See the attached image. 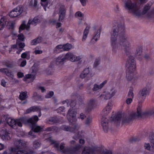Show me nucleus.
Returning <instances> with one entry per match:
<instances>
[{
    "label": "nucleus",
    "instance_id": "obj_1",
    "mask_svg": "<svg viewBox=\"0 0 154 154\" xmlns=\"http://www.w3.org/2000/svg\"><path fill=\"white\" fill-rule=\"evenodd\" d=\"M119 29L118 27H114L111 33L110 43L112 47L117 48L119 44L122 45L124 47L125 51L127 52L130 49V43L128 41V37L124 33L118 36Z\"/></svg>",
    "mask_w": 154,
    "mask_h": 154
},
{
    "label": "nucleus",
    "instance_id": "obj_2",
    "mask_svg": "<svg viewBox=\"0 0 154 154\" xmlns=\"http://www.w3.org/2000/svg\"><path fill=\"white\" fill-rule=\"evenodd\" d=\"M76 112L75 109L73 108H70L68 111L67 114V118L70 122L73 123V125H72L71 128H69V127L65 125L62 126L61 128L62 130L64 131H70L74 133H75L78 131V135L79 136L81 135V134H80L79 131H78L79 129V127L75 124L76 120Z\"/></svg>",
    "mask_w": 154,
    "mask_h": 154
},
{
    "label": "nucleus",
    "instance_id": "obj_3",
    "mask_svg": "<svg viewBox=\"0 0 154 154\" xmlns=\"http://www.w3.org/2000/svg\"><path fill=\"white\" fill-rule=\"evenodd\" d=\"M26 144V142L22 140H19L17 142V148L11 147L5 151L3 154H30L31 152L29 150H19V149L23 148Z\"/></svg>",
    "mask_w": 154,
    "mask_h": 154
},
{
    "label": "nucleus",
    "instance_id": "obj_4",
    "mask_svg": "<svg viewBox=\"0 0 154 154\" xmlns=\"http://www.w3.org/2000/svg\"><path fill=\"white\" fill-rule=\"evenodd\" d=\"M127 68L126 78L128 81H131L135 77L134 72L136 68L135 63L134 59L129 58L125 65Z\"/></svg>",
    "mask_w": 154,
    "mask_h": 154
},
{
    "label": "nucleus",
    "instance_id": "obj_5",
    "mask_svg": "<svg viewBox=\"0 0 154 154\" xmlns=\"http://www.w3.org/2000/svg\"><path fill=\"white\" fill-rule=\"evenodd\" d=\"M112 107V104L109 103L104 108L101 113L102 116L101 125L103 130L105 132H107L108 129V125L107 120L104 116L108 115L111 112Z\"/></svg>",
    "mask_w": 154,
    "mask_h": 154
},
{
    "label": "nucleus",
    "instance_id": "obj_6",
    "mask_svg": "<svg viewBox=\"0 0 154 154\" xmlns=\"http://www.w3.org/2000/svg\"><path fill=\"white\" fill-rule=\"evenodd\" d=\"M125 5L126 8L129 12L137 16L140 15V12L135 2L129 0L125 3Z\"/></svg>",
    "mask_w": 154,
    "mask_h": 154
},
{
    "label": "nucleus",
    "instance_id": "obj_7",
    "mask_svg": "<svg viewBox=\"0 0 154 154\" xmlns=\"http://www.w3.org/2000/svg\"><path fill=\"white\" fill-rule=\"evenodd\" d=\"M38 118L37 116H35L27 121L28 123H29L32 124V129L34 131H31L29 132V134L31 136H34V132H38L41 131L43 130V128L39 126L34 124L38 120Z\"/></svg>",
    "mask_w": 154,
    "mask_h": 154
},
{
    "label": "nucleus",
    "instance_id": "obj_8",
    "mask_svg": "<svg viewBox=\"0 0 154 154\" xmlns=\"http://www.w3.org/2000/svg\"><path fill=\"white\" fill-rule=\"evenodd\" d=\"M40 21L39 17H36L33 18H30L26 25V21H23L19 28V32H20L22 30L24 29L28 30L30 27V24L35 25L37 23L39 22Z\"/></svg>",
    "mask_w": 154,
    "mask_h": 154
},
{
    "label": "nucleus",
    "instance_id": "obj_9",
    "mask_svg": "<svg viewBox=\"0 0 154 154\" xmlns=\"http://www.w3.org/2000/svg\"><path fill=\"white\" fill-rule=\"evenodd\" d=\"M63 62L66 60H69L72 62L78 61L82 59V55L77 56L73 53L69 52L66 54L64 57L62 55H60Z\"/></svg>",
    "mask_w": 154,
    "mask_h": 154
},
{
    "label": "nucleus",
    "instance_id": "obj_10",
    "mask_svg": "<svg viewBox=\"0 0 154 154\" xmlns=\"http://www.w3.org/2000/svg\"><path fill=\"white\" fill-rule=\"evenodd\" d=\"M8 125L14 129L17 128V127H21L22 123L24 122V118L15 119L11 118H8L7 120Z\"/></svg>",
    "mask_w": 154,
    "mask_h": 154
},
{
    "label": "nucleus",
    "instance_id": "obj_11",
    "mask_svg": "<svg viewBox=\"0 0 154 154\" xmlns=\"http://www.w3.org/2000/svg\"><path fill=\"white\" fill-rule=\"evenodd\" d=\"M37 70V67L36 65L35 64L30 69V72L32 74L26 75L23 79V81L27 83L32 82L35 78V75Z\"/></svg>",
    "mask_w": 154,
    "mask_h": 154
},
{
    "label": "nucleus",
    "instance_id": "obj_12",
    "mask_svg": "<svg viewBox=\"0 0 154 154\" xmlns=\"http://www.w3.org/2000/svg\"><path fill=\"white\" fill-rule=\"evenodd\" d=\"M116 92V91L114 88L104 91L100 96L102 100H108L112 97Z\"/></svg>",
    "mask_w": 154,
    "mask_h": 154
},
{
    "label": "nucleus",
    "instance_id": "obj_13",
    "mask_svg": "<svg viewBox=\"0 0 154 154\" xmlns=\"http://www.w3.org/2000/svg\"><path fill=\"white\" fill-rule=\"evenodd\" d=\"M153 114H154V107L150 110L142 112L141 111V107L138 106L137 108V113L133 114V117L134 118L136 117L138 118Z\"/></svg>",
    "mask_w": 154,
    "mask_h": 154
},
{
    "label": "nucleus",
    "instance_id": "obj_14",
    "mask_svg": "<svg viewBox=\"0 0 154 154\" xmlns=\"http://www.w3.org/2000/svg\"><path fill=\"white\" fill-rule=\"evenodd\" d=\"M23 8L22 6H18L10 11L8 15L11 18L17 17L23 13Z\"/></svg>",
    "mask_w": 154,
    "mask_h": 154
},
{
    "label": "nucleus",
    "instance_id": "obj_15",
    "mask_svg": "<svg viewBox=\"0 0 154 154\" xmlns=\"http://www.w3.org/2000/svg\"><path fill=\"white\" fill-rule=\"evenodd\" d=\"M0 136L3 140H8L11 139L12 134L7 130L3 129L0 131Z\"/></svg>",
    "mask_w": 154,
    "mask_h": 154
},
{
    "label": "nucleus",
    "instance_id": "obj_16",
    "mask_svg": "<svg viewBox=\"0 0 154 154\" xmlns=\"http://www.w3.org/2000/svg\"><path fill=\"white\" fill-rule=\"evenodd\" d=\"M63 63L61 58L60 56L53 60L51 62L49 67L50 68H53L56 66L62 64Z\"/></svg>",
    "mask_w": 154,
    "mask_h": 154
},
{
    "label": "nucleus",
    "instance_id": "obj_17",
    "mask_svg": "<svg viewBox=\"0 0 154 154\" xmlns=\"http://www.w3.org/2000/svg\"><path fill=\"white\" fill-rule=\"evenodd\" d=\"M149 89L147 88H145L141 90L138 94V97L139 99H144L148 94Z\"/></svg>",
    "mask_w": 154,
    "mask_h": 154
},
{
    "label": "nucleus",
    "instance_id": "obj_18",
    "mask_svg": "<svg viewBox=\"0 0 154 154\" xmlns=\"http://www.w3.org/2000/svg\"><path fill=\"white\" fill-rule=\"evenodd\" d=\"M87 76L89 77L92 76L89 68L85 69L80 75V77L82 79L84 78Z\"/></svg>",
    "mask_w": 154,
    "mask_h": 154
},
{
    "label": "nucleus",
    "instance_id": "obj_19",
    "mask_svg": "<svg viewBox=\"0 0 154 154\" xmlns=\"http://www.w3.org/2000/svg\"><path fill=\"white\" fill-rule=\"evenodd\" d=\"M90 29V27L88 26L84 29L82 38V41L83 42H85L86 40L88 35L89 34Z\"/></svg>",
    "mask_w": 154,
    "mask_h": 154
},
{
    "label": "nucleus",
    "instance_id": "obj_20",
    "mask_svg": "<svg viewBox=\"0 0 154 154\" xmlns=\"http://www.w3.org/2000/svg\"><path fill=\"white\" fill-rule=\"evenodd\" d=\"M66 11L64 8H61L60 10L59 13V20L62 21L64 18L65 16Z\"/></svg>",
    "mask_w": 154,
    "mask_h": 154
},
{
    "label": "nucleus",
    "instance_id": "obj_21",
    "mask_svg": "<svg viewBox=\"0 0 154 154\" xmlns=\"http://www.w3.org/2000/svg\"><path fill=\"white\" fill-rule=\"evenodd\" d=\"M6 20L5 17L0 15V30L2 29L6 24Z\"/></svg>",
    "mask_w": 154,
    "mask_h": 154
},
{
    "label": "nucleus",
    "instance_id": "obj_22",
    "mask_svg": "<svg viewBox=\"0 0 154 154\" xmlns=\"http://www.w3.org/2000/svg\"><path fill=\"white\" fill-rule=\"evenodd\" d=\"M0 71L4 73L8 76H10L11 78H12V79H14V80H15L16 82H18V81L17 79H14L13 75L11 74L10 72H9L8 71V70L7 69H1Z\"/></svg>",
    "mask_w": 154,
    "mask_h": 154
},
{
    "label": "nucleus",
    "instance_id": "obj_23",
    "mask_svg": "<svg viewBox=\"0 0 154 154\" xmlns=\"http://www.w3.org/2000/svg\"><path fill=\"white\" fill-rule=\"evenodd\" d=\"M40 110V108L39 106H33L27 109L26 111V113H29L34 111H38Z\"/></svg>",
    "mask_w": 154,
    "mask_h": 154
},
{
    "label": "nucleus",
    "instance_id": "obj_24",
    "mask_svg": "<svg viewBox=\"0 0 154 154\" xmlns=\"http://www.w3.org/2000/svg\"><path fill=\"white\" fill-rule=\"evenodd\" d=\"M17 45H18L19 47L20 48H23L25 46L24 43L23 42L19 43L18 42H17L16 43V44L12 46L11 49H17Z\"/></svg>",
    "mask_w": 154,
    "mask_h": 154
},
{
    "label": "nucleus",
    "instance_id": "obj_25",
    "mask_svg": "<svg viewBox=\"0 0 154 154\" xmlns=\"http://www.w3.org/2000/svg\"><path fill=\"white\" fill-rule=\"evenodd\" d=\"M42 41V38L41 37H38V38L32 40L31 42L32 45H36L38 43L41 42Z\"/></svg>",
    "mask_w": 154,
    "mask_h": 154
},
{
    "label": "nucleus",
    "instance_id": "obj_26",
    "mask_svg": "<svg viewBox=\"0 0 154 154\" xmlns=\"http://www.w3.org/2000/svg\"><path fill=\"white\" fill-rule=\"evenodd\" d=\"M63 45H57L54 49V52L55 53H58L63 50Z\"/></svg>",
    "mask_w": 154,
    "mask_h": 154
},
{
    "label": "nucleus",
    "instance_id": "obj_27",
    "mask_svg": "<svg viewBox=\"0 0 154 154\" xmlns=\"http://www.w3.org/2000/svg\"><path fill=\"white\" fill-rule=\"evenodd\" d=\"M100 36V33L97 32L92 39L91 42L93 44L95 43L99 39Z\"/></svg>",
    "mask_w": 154,
    "mask_h": 154
},
{
    "label": "nucleus",
    "instance_id": "obj_28",
    "mask_svg": "<svg viewBox=\"0 0 154 154\" xmlns=\"http://www.w3.org/2000/svg\"><path fill=\"white\" fill-rule=\"evenodd\" d=\"M63 50L64 51H68L72 48V45L69 43L63 45Z\"/></svg>",
    "mask_w": 154,
    "mask_h": 154
},
{
    "label": "nucleus",
    "instance_id": "obj_29",
    "mask_svg": "<svg viewBox=\"0 0 154 154\" xmlns=\"http://www.w3.org/2000/svg\"><path fill=\"white\" fill-rule=\"evenodd\" d=\"M142 48L141 47H138L136 49L135 55L136 56H141L142 54Z\"/></svg>",
    "mask_w": 154,
    "mask_h": 154
},
{
    "label": "nucleus",
    "instance_id": "obj_30",
    "mask_svg": "<svg viewBox=\"0 0 154 154\" xmlns=\"http://www.w3.org/2000/svg\"><path fill=\"white\" fill-rule=\"evenodd\" d=\"M42 53V51L41 49V48L39 47H37L33 51V53L35 54H40Z\"/></svg>",
    "mask_w": 154,
    "mask_h": 154
},
{
    "label": "nucleus",
    "instance_id": "obj_31",
    "mask_svg": "<svg viewBox=\"0 0 154 154\" xmlns=\"http://www.w3.org/2000/svg\"><path fill=\"white\" fill-rule=\"evenodd\" d=\"M33 97L36 100H42L41 96L38 94L36 92L33 93Z\"/></svg>",
    "mask_w": 154,
    "mask_h": 154
},
{
    "label": "nucleus",
    "instance_id": "obj_32",
    "mask_svg": "<svg viewBox=\"0 0 154 154\" xmlns=\"http://www.w3.org/2000/svg\"><path fill=\"white\" fill-rule=\"evenodd\" d=\"M122 117V115L120 114H117L115 116L112 118V121L116 122L117 121H119L121 120Z\"/></svg>",
    "mask_w": 154,
    "mask_h": 154
},
{
    "label": "nucleus",
    "instance_id": "obj_33",
    "mask_svg": "<svg viewBox=\"0 0 154 154\" xmlns=\"http://www.w3.org/2000/svg\"><path fill=\"white\" fill-rule=\"evenodd\" d=\"M48 2L47 0H41V4L44 7L45 11L46 10V7L48 5Z\"/></svg>",
    "mask_w": 154,
    "mask_h": 154
},
{
    "label": "nucleus",
    "instance_id": "obj_34",
    "mask_svg": "<svg viewBox=\"0 0 154 154\" xmlns=\"http://www.w3.org/2000/svg\"><path fill=\"white\" fill-rule=\"evenodd\" d=\"M26 92H22L20 93V98L21 100H24L27 98Z\"/></svg>",
    "mask_w": 154,
    "mask_h": 154
},
{
    "label": "nucleus",
    "instance_id": "obj_35",
    "mask_svg": "<svg viewBox=\"0 0 154 154\" xmlns=\"http://www.w3.org/2000/svg\"><path fill=\"white\" fill-rule=\"evenodd\" d=\"M18 62L21 61L20 65V66L21 67H23L26 65V61L25 60H23L22 59H20L18 60Z\"/></svg>",
    "mask_w": 154,
    "mask_h": 154
},
{
    "label": "nucleus",
    "instance_id": "obj_36",
    "mask_svg": "<svg viewBox=\"0 0 154 154\" xmlns=\"http://www.w3.org/2000/svg\"><path fill=\"white\" fill-rule=\"evenodd\" d=\"M15 23L12 21H9L8 22L6 25L9 27V28L11 29H13Z\"/></svg>",
    "mask_w": 154,
    "mask_h": 154
},
{
    "label": "nucleus",
    "instance_id": "obj_37",
    "mask_svg": "<svg viewBox=\"0 0 154 154\" xmlns=\"http://www.w3.org/2000/svg\"><path fill=\"white\" fill-rule=\"evenodd\" d=\"M101 89L99 84H95L94 85L92 90L93 91H97Z\"/></svg>",
    "mask_w": 154,
    "mask_h": 154
},
{
    "label": "nucleus",
    "instance_id": "obj_38",
    "mask_svg": "<svg viewBox=\"0 0 154 154\" xmlns=\"http://www.w3.org/2000/svg\"><path fill=\"white\" fill-rule=\"evenodd\" d=\"M91 152L90 149L87 147H85L84 148L82 154H90Z\"/></svg>",
    "mask_w": 154,
    "mask_h": 154
},
{
    "label": "nucleus",
    "instance_id": "obj_39",
    "mask_svg": "<svg viewBox=\"0 0 154 154\" xmlns=\"http://www.w3.org/2000/svg\"><path fill=\"white\" fill-rule=\"evenodd\" d=\"M54 95V92L52 91H50L45 96V97L46 98H50Z\"/></svg>",
    "mask_w": 154,
    "mask_h": 154
},
{
    "label": "nucleus",
    "instance_id": "obj_40",
    "mask_svg": "<svg viewBox=\"0 0 154 154\" xmlns=\"http://www.w3.org/2000/svg\"><path fill=\"white\" fill-rule=\"evenodd\" d=\"M128 96L129 97L133 98L134 96V93L133 90H130L128 93Z\"/></svg>",
    "mask_w": 154,
    "mask_h": 154
},
{
    "label": "nucleus",
    "instance_id": "obj_41",
    "mask_svg": "<svg viewBox=\"0 0 154 154\" xmlns=\"http://www.w3.org/2000/svg\"><path fill=\"white\" fill-rule=\"evenodd\" d=\"M17 37L18 38L19 40L21 41H23L24 40L25 37L23 34H20L18 35Z\"/></svg>",
    "mask_w": 154,
    "mask_h": 154
},
{
    "label": "nucleus",
    "instance_id": "obj_42",
    "mask_svg": "<svg viewBox=\"0 0 154 154\" xmlns=\"http://www.w3.org/2000/svg\"><path fill=\"white\" fill-rule=\"evenodd\" d=\"M75 16L76 17H82L83 16V14L81 12L78 11L75 13Z\"/></svg>",
    "mask_w": 154,
    "mask_h": 154
},
{
    "label": "nucleus",
    "instance_id": "obj_43",
    "mask_svg": "<svg viewBox=\"0 0 154 154\" xmlns=\"http://www.w3.org/2000/svg\"><path fill=\"white\" fill-rule=\"evenodd\" d=\"M56 119V118H51L49 120V123L51 124H52L54 123H56L57 122Z\"/></svg>",
    "mask_w": 154,
    "mask_h": 154
},
{
    "label": "nucleus",
    "instance_id": "obj_44",
    "mask_svg": "<svg viewBox=\"0 0 154 154\" xmlns=\"http://www.w3.org/2000/svg\"><path fill=\"white\" fill-rule=\"evenodd\" d=\"M8 118L6 116L4 115L2 116L1 120H0V124L4 122L5 120L7 121Z\"/></svg>",
    "mask_w": 154,
    "mask_h": 154
},
{
    "label": "nucleus",
    "instance_id": "obj_45",
    "mask_svg": "<svg viewBox=\"0 0 154 154\" xmlns=\"http://www.w3.org/2000/svg\"><path fill=\"white\" fill-rule=\"evenodd\" d=\"M144 147L145 149L149 150L150 149L151 147L149 143H145L144 144Z\"/></svg>",
    "mask_w": 154,
    "mask_h": 154
},
{
    "label": "nucleus",
    "instance_id": "obj_46",
    "mask_svg": "<svg viewBox=\"0 0 154 154\" xmlns=\"http://www.w3.org/2000/svg\"><path fill=\"white\" fill-rule=\"evenodd\" d=\"M57 20L55 19H51L49 21V23L52 25H55L56 24Z\"/></svg>",
    "mask_w": 154,
    "mask_h": 154
},
{
    "label": "nucleus",
    "instance_id": "obj_47",
    "mask_svg": "<svg viewBox=\"0 0 154 154\" xmlns=\"http://www.w3.org/2000/svg\"><path fill=\"white\" fill-rule=\"evenodd\" d=\"M95 104V100L93 99H91L88 102V104L90 106H94Z\"/></svg>",
    "mask_w": 154,
    "mask_h": 154
},
{
    "label": "nucleus",
    "instance_id": "obj_48",
    "mask_svg": "<svg viewBox=\"0 0 154 154\" xmlns=\"http://www.w3.org/2000/svg\"><path fill=\"white\" fill-rule=\"evenodd\" d=\"M65 110V108L63 106L59 107L57 109V111L58 113H60L62 112H63Z\"/></svg>",
    "mask_w": 154,
    "mask_h": 154
},
{
    "label": "nucleus",
    "instance_id": "obj_49",
    "mask_svg": "<svg viewBox=\"0 0 154 154\" xmlns=\"http://www.w3.org/2000/svg\"><path fill=\"white\" fill-rule=\"evenodd\" d=\"M40 144L38 142H35L34 143L33 147L34 148L36 149L37 148L39 147L40 146Z\"/></svg>",
    "mask_w": 154,
    "mask_h": 154
},
{
    "label": "nucleus",
    "instance_id": "obj_50",
    "mask_svg": "<svg viewBox=\"0 0 154 154\" xmlns=\"http://www.w3.org/2000/svg\"><path fill=\"white\" fill-rule=\"evenodd\" d=\"M24 76V73L23 72H19L17 73V77L19 78L23 77Z\"/></svg>",
    "mask_w": 154,
    "mask_h": 154
},
{
    "label": "nucleus",
    "instance_id": "obj_51",
    "mask_svg": "<svg viewBox=\"0 0 154 154\" xmlns=\"http://www.w3.org/2000/svg\"><path fill=\"white\" fill-rule=\"evenodd\" d=\"M149 8V5H146L144 8L143 10V13L144 14L146 13V12Z\"/></svg>",
    "mask_w": 154,
    "mask_h": 154
},
{
    "label": "nucleus",
    "instance_id": "obj_52",
    "mask_svg": "<svg viewBox=\"0 0 154 154\" xmlns=\"http://www.w3.org/2000/svg\"><path fill=\"white\" fill-rule=\"evenodd\" d=\"M107 82V80H105L100 84H99L101 88H102L103 86L106 84Z\"/></svg>",
    "mask_w": 154,
    "mask_h": 154
},
{
    "label": "nucleus",
    "instance_id": "obj_53",
    "mask_svg": "<svg viewBox=\"0 0 154 154\" xmlns=\"http://www.w3.org/2000/svg\"><path fill=\"white\" fill-rule=\"evenodd\" d=\"M133 99V98L129 97L128 98L126 101V103L128 104H130L132 102Z\"/></svg>",
    "mask_w": 154,
    "mask_h": 154
},
{
    "label": "nucleus",
    "instance_id": "obj_54",
    "mask_svg": "<svg viewBox=\"0 0 154 154\" xmlns=\"http://www.w3.org/2000/svg\"><path fill=\"white\" fill-rule=\"evenodd\" d=\"M92 121V119L91 118H87L85 122V124L87 125L89 124Z\"/></svg>",
    "mask_w": 154,
    "mask_h": 154
},
{
    "label": "nucleus",
    "instance_id": "obj_55",
    "mask_svg": "<svg viewBox=\"0 0 154 154\" xmlns=\"http://www.w3.org/2000/svg\"><path fill=\"white\" fill-rule=\"evenodd\" d=\"M28 54L27 52H25L23 53L21 55V57L22 58H25L26 57Z\"/></svg>",
    "mask_w": 154,
    "mask_h": 154
},
{
    "label": "nucleus",
    "instance_id": "obj_56",
    "mask_svg": "<svg viewBox=\"0 0 154 154\" xmlns=\"http://www.w3.org/2000/svg\"><path fill=\"white\" fill-rule=\"evenodd\" d=\"M80 1L83 6H85L86 5V3L88 1V0H80Z\"/></svg>",
    "mask_w": 154,
    "mask_h": 154
},
{
    "label": "nucleus",
    "instance_id": "obj_57",
    "mask_svg": "<svg viewBox=\"0 0 154 154\" xmlns=\"http://www.w3.org/2000/svg\"><path fill=\"white\" fill-rule=\"evenodd\" d=\"M85 117V114L83 113H81L80 115V116L79 117V118L83 120Z\"/></svg>",
    "mask_w": 154,
    "mask_h": 154
},
{
    "label": "nucleus",
    "instance_id": "obj_58",
    "mask_svg": "<svg viewBox=\"0 0 154 154\" xmlns=\"http://www.w3.org/2000/svg\"><path fill=\"white\" fill-rule=\"evenodd\" d=\"M38 89H39L41 91V92L42 93L46 91L45 88L42 86H40L39 87Z\"/></svg>",
    "mask_w": 154,
    "mask_h": 154
},
{
    "label": "nucleus",
    "instance_id": "obj_59",
    "mask_svg": "<svg viewBox=\"0 0 154 154\" xmlns=\"http://www.w3.org/2000/svg\"><path fill=\"white\" fill-rule=\"evenodd\" d=\"M6 82L4 80H2L1 81V84L2 86L5 87L6 85Z\"/></svg>",
    "mask_w": 154,
    "mask_h": 154
},
{
    "label": "nucleus",
    "instance_id": "obj_60",
    "mask_svg": "<svg viewBox=\"0 0 154 154\" xmlns=\"http://www.w3.org/2000/svg\"><path fill=\"white\" fill-rule=\"evenodd\" d=\"M128 120L129 119L127 118L125 119L122 118V122L123 123L128 122Z\"/></svg>",
    "mask_w": 154,
    "mask_h": 154
},
{
    "label": "nucleus",
    "instance_id": "obj_61",
    "mask_svg": "<svg viewBox=\"0 0 154 154\" xmlns=\"http://www.w3.org/2000/svg\"><path fill=\"white\" fill-rule=\"evenodd\" d=\"M69 103V101L68 100H64L62 102V103L63 104H67V105H68Z\"/></svg>",
    "mask_w": 154,
    "mask_h": 154
},
{
    "label": "nucleus",
    "instance_id": "obj_62",
    "mask_svg": "<svg viewBox=\"0 0 154 154\" xmlns=\"http://www.w3.org/2000/svg\"><path fill=\"white\" fill-rule=\"evenodd\" d=\"M56 27L57 28L60 27L61 25V23H57L56 24Z\"/></svg>",
    "mask_w": 154,
    "mask_h": 154
},
{
    "label": "nucleus",
    "instance_id": "obj_63",
    "mask_svg": "<svg viewBox=\"0 0 154 154\" xmlns=\"http://www.w3.org/2000/svg\"><path fill=\"white\" fill-rule=\"evenodd\" d=\"M151 146L152 147V148L153 149V151H154V140L151 141Z\"/></svg>",
    "mask_w": 154,
    "mask_h": 154
},
{
    "label": "nucleus",
    "instance_id": "obj_64",
    "mask_svg": "<svg viewBox=\"0 0 154 154\" xmlns=\"http://www.w3.org/2000/svg\"><path fill=\"white\" fill-rule=\"evenodd\" d=\"M38 2L37 0H34V6L36 7L37 5Z\"/></svg>",
    "mask_w": 154,
    "mask_h": 154
}]
</instances>
